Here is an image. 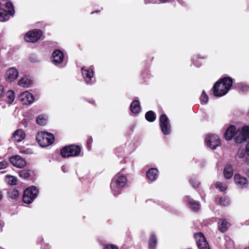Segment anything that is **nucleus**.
Returning a JSON list of instances; mask_svg holds the SVG:
<instances>
[{
    "label": "nucleus",
    "mask_w": 249,
    "mask_h": 249,
    "mask_svg": "<svg viewBox=\"0 0 249 249\" xmlns=\"http://www.w3.org/2000/svg\"><path fill=\"white\" fill-rule=\"evenodd\" d=\"M224 135L227 141L231 140L234 136L235 142L241 143L249 140V126L245 125L241 129L236 131V127L231 125L226 130Z\"/></svg>",
    "instance_id": "nucleus-1"
},
{
    "label": "nucleus",
    "mask_w": 249,
    "mask_h": 249,
    "mask_svg": "<svg viewBox=\"0 0 249 249\" xmlns=\"http://www.w3.org/2000/svg\"><path fill=\"white\" fill-rule=\"evenodd\" d=\"M233 81L230 77H225L217 82L213 87V92L215 96L221 97L225 95L232 85Z\"/></svg>",
    "instance_id": "nucleus-2"
},
{
    "label": "nucleus",
    "mask_w": 249,
    "mask_h": 249,
    "mask_svg": "<svg viewBox=\"0 0 249 249\" xmlns=\"http://www.w3.org/2000/svg\"><path fill=\"white\" fill-rule=\"evenodd\" d=\"M127 180L126 176L121 173H118L113 177L110 183V189L114 196H117L121 193Z\"/></svg>",
    "instance_id": "nucleus-3"
},
{
    "label": "nucleus",
    "mask_w": 249,
    "mask_h": 249,
    "mask_svg": "<svg viewBox=\"0 0 249 249\" xmlns=\"http://www.w3.org/2000/svg\"><path fill=\"white\" fill-rule=\"evenodd\" d=\"M36 139L40 146L44 147L52 144L54 137L52 134L43 131L37 134Z\"/></svg>",
    "instance_id": "nucleus-4"
},
{
    "label": "nucleus",
    "mask_w": 249,
    "mask_h": 249,
    "mask_svg": "<svg viewBox=\"0 0 249 249\" xmlns=\"http://www.w3.org/2000/svg\"><path fill=\"white\" fill-rule=\"evenodd\" d=\"M81 152V148L77 145H71L62 149L61 155L63 157H75L78 156Z\"/></svg>",
    "instance_id": "nucleus-5"
},
{
    "label": "nucleus",
    "mask_w": 249,
    "mask_h": 249,
    "mask_svg": "<svg viewBox=\"0 0 249 249\" xmlns=\"http://www.w3.org/2000/svg\"><path fill=\"white\" fill-rule=\"evenodd\" d=\"M38 192L37 189L35 186L28 187L24 191L22 198L23 201L27 204L32 203L36 197Z\"/></svg>",
    "instance_id": "nucleus-6"
},
{
    "label": "nucleus",
    "mask_w": 249,
    "mask_h": 249,
    "mask_svg": "<svg viewBox=\"0 0 249 249\" xmlns=\"http://www.w3.org/2000/svg\"><path fill=\"white\" fill-rule=\"evenodd\" d=\"M15 99V94L13 90H9L4 93V88L0 86V101L5 102L9 105L13 103Z\"/></svg>",
    "instance_id": "nucleus-7"
},
{
    "label": "nucleus",
    "mask_w": 249,
    "mask_h": 249,
    "mask_svg": "<svg viewBox=\"0 0 249 249\" xmlns=\"http://www.w3.org/2000/svg\"><path fill=\"white\" fill-rule=\"evenodd\" d=\"M42 35L41 30L36 29L27 33L24 38L26 42H35L40 38Z\"/></svg>",
    "instance_id": "nucleus-8"
},
{
    "label": "nucleus",
    "mask_w": 249,
    "mask_h": 249,
    "mask_svg": "<svg viewBox=\"0 0 249 249\" xmlns=\"http://www.w3.org/2000/svg\"><path fill=\"white\" fill-rule=\"evenodd\" d=\"M82 73L87 84H92L95 82V78L93 76L94 73L92 69L86 67H83L81 69Z\"/></svg>",
    "instance_id": "nucleus-9"
},
{
    "label": "nucleus",
    "mask_w": 249,
    "mask_h": 249,
    "mask_svg": "<svg viewBox=\"0 0 249 249\" xmlns=\"http://www.w3.org/2000/svg\"><path fill=\"white\" fill-rule=\"evenodd\" d=\"M160 126L162 132L164 135H168L171 132V125L167 117L162 114L160 118Z\"/></svg>",
    "instance_id": "nucleus-10"
},
{
    "label": "nucleus",
    "mask_w": 249,
    "mask_h": 249,
    "mask_svg": "<svg viewBox=\"0 0 249 249\" xmlns=\"http://www.w3.org/2000/svg\"><path fill=\"white\" fill-rule=\"evenodd\" d=\"M205 142L207 146L212 149H214L216 147L220 145V140L219 137L216 135H210L205 140Z\"/></svg>",
    "instance_id": "nucleus-11"
},
{
    "label": "nucleus",
    "mask_w": 249,
    "mask_h": 249,
    "mask_svg": "<svg viewBox=\"0 0 249 249\" xmlns=\"http://www.w3.org/2000/svg\"><path fill=\"white\" fill-rule=\"evenodd\" d=\"M194 236L197 247L199 249H210L205 236L202 233H196Z\"/></svg>",
    "instance_id": "nucleus-12"
},
{
    "label": "nucleus",
    "mask_w": 249,
    "mask_h": 249,
    "mask_svg": "<svg viewBox=\"0 0 249 249\" xmlns=\"http://www.w3.org/2000/svg\"><path fill=\"white\" fill-rule=\"evenodd\" d=\"M9 161L13 166L18 168H23L26 164L25 160L18 155L12 156Z\"/></svg>",
    "instance_id": "nucleus-13"
},
{
    "label": "nucleus",
    "mask_w": 249,
    "mask_h": 249,
    "mask_svg": "<svg viewBox=\"0 0 249 249\" xmlns=\"http://www.w3.org/2000/svg\"><path fill=\"white\" fill-rule=\"evenodd\" d=\"M52 58V62L55 65L62 64V66H63L66 65V62H64V54L60 50L55 51L53 53Z\"/></svg>",
    "instance_id": "nucleus-14"
},
{
    "label": "nucleus",
    "mask_w": 249,
    "mask_h": 249,
    "mask_svg": "<svg viewBox=\"0 0 249 249\" xmlns=\"http://www.w3.org/2000/svg\"><path fill=\"white\" fill-rule=\"evenodd\" d=\"M234 180L236 186L240 188H246L248 186V181L246 178L236 174L234 176Z\"/></svg>",
    "instance_id": "nucleus-15"
},
{
    "label": "nucleus",
    "mask_w": 249,
    "mask_h": 249,
    "mask_svg": "<svg viewBox=\"0 0 249 249\" xmlns=\"http://www.w3.org/2000/svg\"><path fill=\"white\" fill-rule=\"evenodd\" d=\"M18 76V72L15 68H10L6 71L5 78L7 81L11 82L15 81Z\"/></svg>",
    "instance_id": "nucleus-16"
},
{
    "label": "nucleus",
    "mask_w": 249,
    "mask_h": 249,
    "mask_svg": "<svg viewBox=\"0 0 249 249\" xmlns=\"http://www.w3.org/2000/svg\"><path fill=\"white\" fill-rule=\"evenodd\" d=\"M19 99L21 102L24 105L31 104L34 101L33 95L27 91L21 93Z\"/></svg>",
    "instance_id": "nucleus-17"
},
{
    "label": "nucleus",
    "mask_w": 249,
    "mask_h": 249,
    "mask_svg": "<svg viewBox=\"0 0 249 249\" xmlns=\"http://www.w3.org/2000/svg\"><path fill=\"white\" fill-rule=\"evenodd\" d=\"M185 201L188 204L189 207L194 211H197L199 209V204L198 202L191 199L189 196L185 197Z\"/></svg>",
    "instance_id": "nucleus-18"
},
{
    "label": "nucleus",
    "mask_w": 249,
    "mask_h": 249,
    "mask_svg": "<svg viewBox=\"0 0 249 249\" xmlns=\"http://www.w3.org/2000/svg\"><path fill=\"white\" fill-rule=\"evenodd\" d=\"M25 137V134L22 129H18L13 135V139L18 142L22 141Z\"/></svg>",
    "instance_id": "nucleus-19"
},
{
    "label": "nucleus",
    "mask_w": 249,
    "mask_h": 249,
    "mask_svg": "<svg viewBox=\"0 0 249 249\" xmlns=\"http://www.w3.org/2000/svg\"><path fill=\"white\" fill-rule=\"evenodd\" d=\"M146 176L149 180L152 181H154L158 178V171L156 168H151L147 172Z\"/></svg>",
    "instance_id": "nucleus-20"
},
{
    "label": "nucleus",
    "mask_w": 249,
    "mask_h": 249,
    "mask_svg": "<svg viewBox=\"0 0 249 249\" xmlns=\"http://www.w3.org/2000/svg\"><path fill=\"white\" fill-rule=\"evenodd\" d=\"M141 106L138 100L133 101L130 105V109L132 112L138 113L141 111Z\"/></svg>",
    "instance_id": "nucleus-21"
},
{
    "label": "nucleus",
    "mask_w": 249,
    "mask_h": 249,
    "mask_svg": "<svg viewBox=\"0 0 249 249\" xmlns=\"http://www.w3.org/2000/svg\"><path fill=\"white\" fill-rule=\"evenodd\" d=\"M32 84L31 80L27 77H24L19 80L18 85L23 88H28Z\"/></svg>",
    "instance_id": "nucleus-22"
},
{
    "label": "nucleus",
    "mask_w": 249,
    "mask_h": 249,
    "mask_svg": "<svg viewBox=\"0 0 249 249\" xmlns=\"http://www.w3.org/2000/svg\"><path fill=\"white\" fill-rule=\"evenodd\" d=\"M219 230L222 232H226L229 227V224L225 219H220L218 223Z\"/></svg>",
    "instance_id": "nucleus-23"
},
{
    "label": "nucleus",
    "mask_w": 249,
    "mask_h": 249,
    "mask_svg": "<svg viewBox=\"0 0 249 249\" xmlns=\"http://www.w3.org/2000/svg\"><path fill=\"white\" fill-rule=\"evenodd\" d=\"M8 196L13 199H16L18 198L19 193L18 190L14 188H10L8 190Z\"/></svg>",
    "instance_id": "nucleus-24"
},
{
    "label": "nucleus",
    "mask_w": 249,
    "mask_h": 249,
    "mask_svg": "<svg viewBox=\"0 0 249 249\" xmlns=\"http://www.w3.org/2000/svg\"><path fill=\"white\" fill-rule=\"evenodd\" d=\"M224 175L227 179L231 178L233 175V170L231 166L228 165L226 166L224 171Z\"/></svg>",
    "instance_id": "nucleus-25"
},
{
    "label": "nucleus",
    "mask_w": 249,
    "mask_h": 249,
    "mask_svg": "<svg viewBox=\"0 0 249 249\" xmlns=\"http://www.w3.org/2000/svg\"><path fill=\"white\" fill-rule=\"evenodd\" d=\"M5 181L10 185H15L17 183V178L11 175H6L5 177Z\"/></svg>",
    "instance_id": "nucleus-26"
},
{
    "label": "nucleus",
    "mask_w": 249,
    "mask_h": 249,
    "mask_svg": "<svg viewBox=\"0 0 249 249\" xmlns=\"http://www.w3.org/2000/svg\"><path fill=\"white\" fill-rule=\"evenodd\" d=\"M157 239L156 236L152 234L149 239V248L154 249L157 245Z\"/></svg>",
    "instance_id": "nucleus-27"
},
{
    "label": "nucleus",
    "mask_w": 249,
    "mask_h": 249,
    "mask_svg": "<svg viewBox=\"0 0 249 249\" xmlns=\"http://www.w3.org/2000/svg\"><path fill=\"white\" fill-rule=\"evenodd\" d=\"M145 118L149 122H153L156 119L155 113L152 111H148L145 114Z\"/></svg>",
    "instance_id": "nucleus-28"
},
{
    "label": "nucleus",
    "mask_w": 249,
    "mask_h": 249,
    "mask_svg": "<svg viewBox=\"0 0 249 249\" xmlns=\"http://www.w3.org/2000/svg\"><path fill=\"white\" fill-rule=\"evenodd\" d=\"M8 19L9 16L7 11L4 10H1L0 11V21L3 22L7 20Z\"/></svg>",
    "instance_id": "nucleus-29"
},
{
    "label": "nucleus",
    "mask_w": 249,
    "mask_h": 249,
    "mask_svg": "<svg viewBox=\"0 0 249 249\" xmlns=\"http://www.w3.org/2000/svg\"><path fill=\"white\" fill-rule=\"evenodd\" d=\"M47 118L45 116L40 115L36 118V122L37 124L43 125L46 123Z\"/></svg>",
    "instance_id": "nucleus-30"
},
{
    "label": "nucleus",
    "mask_w": 249,
    "mask_h": 249,
    "mask_svg": "<svg viewBox=\"0 0 249 249\" xmlns=\"http://www.w3.org/2000/svg\"><path fill=\"white\" fill-rule=\"evenodd\" d=\"M30 175V172L28 170H22L19 172V176L22 178H27Z\"/></svg>",
    "instance_id": "nucleus-31"
},
{
    "label": "nucleus",
    "mask_w": 249,
    "mask_h": 249,
    "mask_svg": "<svg viewBox=\"0 0 249 249\" xmlns=\"http://www.w3.org/2000/svg\"><path fill=\"white\" fill-rule=\"evenodd\" d=\"M209 98L204 91H203L200 97V101L202 104H206L208 103Z\"/></svg>",
    "instance_id": "nucleus-32"
},
{
    "label": "nucleus",
    "mask_w": 249,
    "mask_h": 249,
    "mask_svg": "<svg viewBox=\"0 0 249 249\" xmlns=\"http://www.w3.org/2000/svg\"><path fill=\"white\" fill-rule=\"evenodd\" d=\"M5 6H6V7L8 10L9 14L11 16L14 15V14L15 13V11H14L13 4L10 2H7L5 4Z\"/></svg>",
    "instance_id": "nucleus-33"
},
{
    "label": "nucleus",
    "mask_w": 249,
    "mask_h": 249,
    "mask_svg": "<svg viewBox=\"0 0 249 249\" xmlns=\"http://www.w3.org/2000/svg\"><path fill=\"white\" fill-rule=\"evenodd\" d=\"M215 187L217 188H218L220 191L224 192L227 189V186L226 184L221 183V182H216L215 184Z\"/></svg>",
    "instance_id": "nucleus-34"
},
{
    "label": "nucleus",
    "mask_w": 249,
    "mask_h": 249,
    "mask_svg": "<svg viewBox=\"0 0 249 249\" xmlns=\"http://www.w3.org/2000/svg\"><path fill=\"white\" fill-rule=\"evenodd\" d=\"M230 203V200L228 198L222 197L219 200V204L222 206H227Z\"/></svg>",
    "instance_id": "nucleus-35"
},
{
    "label": "nucleus",
    "mask_w": 249,
    "mask_h": 249,
    "mask_svg": "<svg viewBox=\"0 0 249 249\" xmlns=\"http://www.w3.org/2000/svg\"><path fill=\"white\" fill-rule=\"evenodd\" d=\"M8 163L6 161H2L0 162V170L4 169L6 168L8 165Z\"/></svg>",
    "instance_id": "nucleus-36"
},
{
    "label": "nucleus",
    "mask_w": 249,
    "mask_h": 249,
    "mask_svg": "<svg viewBox=\"0 0 249 249\" xmlns=\"http://www.w3.org/2000/svg\"><path fill=\"white\" fill-rule=\"evenodd\" d=\"M168 0H151L150 1H148L147 3H160L161 2H165Z\"/></svg>",
    "instance_id": "nucleus-37"
},
{
    "label": "nucleus",
    "mask_w": 249,
    "mask_h": 249,
    "mask_svg": "<svg viewBox=\"0 0 249 249\" xmlns=\"http://www.w3.org/2000/svg\"><path fill=\"white\" fill-rule=\"evenodd\" d=\"M240 88L243 91H247L249 89V86L244 84H240Z\"/></svg>",
    "instance_id": "nucleus-38"
},
{
    "label": "nucleus",
    "mask_w": 249,
    "mask_h": 249,
    "mask_svg": "<svg viewBox=\"0 0 249 249\" xmlns=\"http://www.w3.org/2000/svg\"><path fill=\"white\" fill-rule=\"evenodd\" d=\"M245 156V153L244 152H243V150H239L237 154V157H238L239 158H240V159H242Z\"/></svg>",
    "instance_id": "nucleus-39"
},
{
    "label": "nucleus",
    "mask_w": 249,
    "mask_h": 249,
    "mask_svg": "<svg viewBox=\"0 0 249 249\" xmlns=\"http://www.w3.org/2000/svg\"><path fill=\"white\" fill-rule=\"evenodd\" d=\"M190 181L191 182V183L192 184V185L194 187H196L199 185L198 182L194 179H191Z\"/></svg>",
    "instance_id": "nucleus-40"
},
{
    "label": "nucleus",
    "mask_w": 249,
    "mask_h": 249,
    "mask_svg": "<svg viewBox=\"0 0 249 249\" xmlns=\"http://www.w3.org/2000/svg\"><path fill=\"white\" fill-rule=\"evenodd\" d=\"M104 249H118V248L113 245H108L106 246Z\"/></svg>",
    "instance_id": "nucleus-41"
},
{
    "label": "nucleus",
    "mask_w": 249,
    "mask_h": 249,
    "mask_svg": "<svg viewBox=\"0 0 249 249\" xmlns=\"http://www.w3.org/2000/svg\"><path fill=\"white\" fill-rule=\"evenodd\" d=\"M92 142V139L91 138H89L88 139L87 143L88 148L89 149L90 148V145Z\"/></svg>",
    "instance_id": "nucleus-42"
},
{
    "label": "nucleus",
    "mask_w": 249,
    "mask_h": 249,
    "mask_svg": "<svg viewBox=\"0 0 249 249\" xmlns=\"http://www.w3.org/2000/svg\"><path fill=\"white\" fill-rule=\"evenodd\" d=\"M21 152L25 154H32L33 153V151L30 149L27 148L24 150L22 151Z\"/></svg>",
    "instance_id": "nucleus-43"
},
{
    "label": "nucleus",
    "mask_w": 249,
    "mask_h": 249,
    "mask_svg": "<svg viewBox=\"0 0 249 249\" xmlns=\"http://www.w3.org/2000/svg\"><path fill=\"white\" fill-rule=\"evenodd\" d=\"M247 142H248L246 146V153L247 154V155L249 157V140H248Z\"/></svg>",
    "instance_id": "nucleus-44"
},
{
    "label": "nucleus",
    "mask_w": 249,
    "mask_h": 249,
    "mask_svg": "<svg viewBox=\"0 0 249 249\" xmlns=\"http://www.w3.org/2000/svg\"><path fill=\"white\" fill-rule=\"evenodd\" d=\"M196 57H195V56H194V57L192 58V62H193V63L195 65H196V67H199V66H200V64H197L196 63Z\"/></svg>",
    "instance_id": "nucleus-45"
},
{
    "label": "nucleus",
    "mask_w": 249,
    "mask_h": 249,
    "mask_svg": "<svg viewBox=\"0 0 249 249\" xmlns=\"http://www.w3.org/2000/svg\"><path fill=\"white\" fill-rule=\"evenodd\" d=\"M42 249H50V246L48 244H43L42 246Z\"/></svg>",
    "instance_id": "nucleus-46"
},
{
    "label": "nucleus",
    "mask_w": 249,
    "mask_h": 249,
    "mask_svg": "<svg viewBox=\"0 0 249 249\" xmlns=\"http://www.w3.org/2000/svg\"><path fill=\"white\" fill-rule=\"evenodd\" d=\"M61 169L63 172L65 173L67 172V167L65 166V165L63 166Z\"/></svg>",
    "instance_id": "nucleus-47"
},
{
    "label": "nucleus",
    "mask_w": 249,
    "mask_h": 249,
    "mask_svg": "<svg viewBox=\"0 0 249 249\" xmlns=\"http://www.w3.org/2000/svg\"><path fill=\"white\" fill-rule=\"evenodd\" d=\"M3 197V195L2 194V192L0 191V200L2 199Z\"/></svg>",
    "instance_id": "nucleus-48"
},
{
    "label": "nucleus",
    "mask_w": 249,
    "mask_h": 249,
    "mask_svg": "<svg viewBox=\"0 0 249 249\" xmlns=\"http://www.w3.org/2000/svg\"><path fill=\"white\" fill-rule=\"evenodd\" d=\"M245 161H246V163L247 164L249 165V158H247V159H246Z\"/></svg>",
    "instance_id": "nucleus-49"
},
{
    "label": "nucleus",
    "mask_w": 249,
    "mask_h": 249,
    "mask_svg": "<svg viewBox=\"0 0 249 249\" xmlns=\"http://www.w3.org/2000/svg\"><path fill=\"white\" fill-rule=\"evenodd\" d=\"M197 57H198V58H200L198 56ZM200 58H202V59H205V58H207V57H206V56H203L201 57Z\"/></svg>",
    "instance_id": "nucleus-50"
},
{
    "label": "nucleus",
    "mask_w": 249,
    "mask_h": 249,
    "mask_svg": "<svg viewBox=\"0 0 249 249\" xmlns=\"http://www.w3.org/2000/svg\"><path fill=\"white\" fill-rule=\"evenodd\" d=\"M2 226V223L0 221V228Z\"/></svg>",
    "instance_id": "nucleus-51"
},
{
    "label": "nucleus",
    "mask_w": 249,
    "mask_h": 249,
    "mask_svg": "<svg viewBox=\"0 0 249 249\" xmlns=\"http://www.w3.org/2000/svg\"><path fill=\"white\" fill-rule=\"evenodd\" d=\"M179 3H181V0H177Z\"/></svg>",
    "instance_id": "nucleus-52"
},
{
    "label": "nucleus",
    "mask_w": 249,
    "mask_h": 249,
    "mask_svg": "<svg viewBox=\"0 0 249 249\" xmlns=\"http://www.w3.org/2000/svg\"><path fill=\"white\" fill-rule=\"evenodd\" d=\"M244 249H249V246L248 247L245 248Z\"/></svg>",
    "instance_id": "nucleus-53"
}]
</instances>
